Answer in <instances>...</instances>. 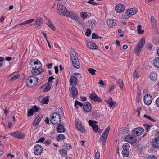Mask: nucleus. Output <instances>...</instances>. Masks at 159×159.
Segmentation results:
<instances>
[{
	"label": "nucleus",
	"mask_w": 159,
	"mask_h": 159,
	"mask_svg": "<svg viewBox=\"0 0 159 159\" xmlns=\"http://www.w3.org/2000/svg\"><path fill=\"white\" fill-rule=\"evenodd\" d=\"M50 121L53 125H57L61 124V117L57 112H54L50 114Z\"/></svg>",
	"instance_id": "nucleus-1"
},
{
	"label": "nucleus",
	"mask_w": 159,
	"mask_h": 159,
	"mask_svg": "<svg viewBox=\"0 0 159 159\" xmlns=\"http://www.w3.org/2000/svg\"><path fill=\"white\" fill-rule=\"evenodd\" d=\"M57 13L60 15H64L65 16H68V11L66 8L62 5L58 3L57 4Z\"/></svg>",
	"instance_id": "nucleus-2"
},
{
	"label": "nucleus",
	"mask_w": 159,
	"mask_h": 159,
	"mask_svg": "<svg viewBox=\"0 0 159 159\" xmlns=\"http://www.w3.org/2000/svg\"><path fill=\"white\" fill-rule=\"evenodd\" d=\"M145 44V39L144 38L141 39L140 41L138 43L136 46L134 51L135 52L137 56L139 55L142 50L141 48Z\"/></svg>",
	"instance_id": "nucleus-3"
},
{
	"label": "nucleus",
	"mask_w": 159,
	"mask_h": 159,
	"mask_svg": "<svg viewBox=\"0 0 159 159\" xmlns=\"http://www.w3.org/2000/svg\"><path fill=\"white\" fill-rule=\"evenodd\" d=\"M110 130V126H108L104 131L100 138V140L102 142L103 146L105 145L106 141L108 137Z\"/></svg>",
	"instance_id": "nucleus-4"
},
{
	"label": "nucleus",
	"mask_w": 159,
	"mask_h": 159,
	"mask_svg": "<svg viewBox=\"0 0 159 159\" xmlns=\"http://www.w3.org/2000/svg\"><path fill=\"white\" fill-rule=\"evenodd\" d=\"M137 10L136 8H132L130 10H128L124 16H122L123 19H126L130 17L131 15H133L137 12Z\"/></svg>",
	"instance_id": "nucleus-5"
},
{
	"label": "nucleus",
	"mask_w": 159,
	"mask_h": 159,
	"mask_svg": "<svg viewBox=\"0 0 159 159\" xmlns=\"http://www.w3.org/2000/svg\"><path fill=\"white\" fill-rule=\"evenodd\" d=\"M43 151V148L41 145L36 144L34 146V152L35 155H40L42 153Z\"/></svg>",
	"instance_id": "nucleus-6"
},
{
	"label": "nucleus",
	"mask_w": 159,
	"mask_h": 159,
	"mask_svg": "<svg viewBox=\"0 0 159 159\" xmlns=\"http://www.w3.org/2000/svg\"><path fill=\"white\" fill-rule=\"evenodd\" d=\"M89 98L91 100L95 102L101 103L103 102L102 100L94 92H93L90 95Z\"/></svg>",
	"instance_id": "nucleus-7"
},
{
	"label": "nucleus",
	"mask_w": 159,
	"mask_h": 159,
	"mask_svg": "<svg viewBox=\"0 0 159 159\" xmlns=\"http://www.w3.org/2000/svg\"><path fill=\"white\" fill-rule=\"evenodd\" d=\"M36 65H38V67H41L42 65L40 61L37 59H32L30 60V65L31 67L34 68V66Z\"/></svg>",
	"instance_id": "nucleus-8"
},
{
	"label": "nucleus",
	"mask_w": 159,
	"mask_h": 159,
	"mask_svg": "<svg viewBox=\"0 0 159 159\" xmlns=\"http://www.w3.org/2000/svg\"><path fill=\"white\" fill-rule=\"evenodd\" d=\"M144 129L141 127H137L135 128L132 132V134L134 136H139L144 132Z\"/></svg>",
	"instance_id": "nucleus-9"
},
{
	"label": "nucleus",
	"mask_w": 159,
	"mask_h": 159,
	"mask_svg": "<svg viewBox=\"0 0 159 159\" xmlns=\"http://www.w3.org/2000/svg\"><path fill=\"white\" fill-rule=\"evenodd\" d=\"M39 109V108L35 105L32 106L31 109L28 110L27 116L29 117L32 116L34 113L38 112Z\"/></svg>",
	"instance_id": "nucleus-10"
},
{
	"label": "nucleus",
	"mask_w": 159,
	"mask_h": 159,
	"mask_svg": "<svg viewBox=\"0 0 159 159\" xmlns=\"http://www.w3.org/2000/svg\"><path fill=\"white\" fill-rule=\"evenodd\" d=\"M152 100V96L148 94L145 95L144 98V102L147 105H149L151 104Z\"/></svg>",
	"instance_id": "nucleus-11"
},
{
	"label": "nucleus",
	"mask_w": 159,
	"mask_h": 159,
	"mask_svg": "<svg viewBox=\"0 0 159 159\" xmlns=\"http://www.w3.org/2000/svg\"><path fill=\"white\" fill-rule=\"evenodd\" d=\"M35 80V76H30L26 80L27 86L30 87H32L34 86L33 82V80Z\"/></svg>",
	"instance_id": "nucleus-12"
},
{
	"label": "nucleus",
	"mask_w": 159,
	"mask_h": 159,
	"mask_svg": "<svg viewBox=\"0 0 159 159\" xmlns=\"http://www.w3.org/2000/svg\"><path fill=\"white\" fill-rule=\"evenodd\" d=\"M125 10L124 5L121 3L117 4L115 7V10L117 13H121Z\"/></svg>",
	"instance_id": "nucleus-13"
},
{
	"label": "nucleus",
	"mask_w": 159,
	"mask_h": 159,
	"mask_svg": "<svg viewBox=\"0 0 159 159\" xmlns=\"http://www.w3.org/2000/svg\"><path fill=\"white\" fill-rule=\"evenodd\" d=\"M125 141L130 143H133L136 141V139L133 136L128 135L125 138Z\"/></svg>",
	"instance_id": "nucleus-14"
},
{
	"label": "nucleus",
	"mask_w": 159,
	"mask_h": 159,
	"mask_svg": "<svg viewBox=\"0 0 159 159\" xmlns=\"http://www.w3.org/2000/svg\"><path fill=\"white\" fill-rule=\"evenodd\" d=\"M83 108L84 110L87 112H90L92 110V107L90 103L87 102L84 103Z\"/></svg>",
	"instance_id": "nucleus-15"
},
{
	"label": "nucleus",
	"mask_w": 159,
	"mask_h": 159,
	"mask_svg": "<svg viewBox=\"0 0 159 159\" xmlns=\"http://www.w3.org/2000/svg\"><path fill=\"white\" fill-rule=\"evenodd\" d=\"M40 67L36 66L34 67V68H32V69L31 71L32 74L34 75H38L41 74L43 71L40 70Z\"/></svg>",
	"instance_id": "nucleus-16"
},
{
	"label": "nucleus",
	"mask_w": 159,
	"mask_h": 159,
	"mask_svg": "<svg viewBox=\"0 0 159 159\" xmlns=\"http://www.w3.org/2000/svg\"><path fill=\"white\" fill-rule=\"evenodd\" d=\"M70 92L72 95V97L73 98H75L77 97L78 93L77 89L75 87H72L70 88Z\"/></svg>",
	"instance_id": "nucleus-17"
},
{
	"label": "nucleus",
	"mask_w": 159,
	"mask_h": 159,
	"mask_svg": "<svg viewBox=\"0 0 159 159\" xmlns=\"http://www.w3.org/2000/svg\"><path fill=\"white\" fill-rule=\"evenodd\" d=\"M86 43L87 47L90 49H97L98 48L97 46L93 42L86 41Z\"/></svg>",
	"instance_id": "nucleus-18"
},
{
	"label": "nucleus",
	"mask_w": 159,
	"mask_h": 159,
	"mask_svg": "<svg viewBox=\"0 0 159 159\" xmlns=\"http://www.w3.org/2000/svg\"><path fill=\"white\" fill-rule=\"evenodd\" d=\"M77 84V79L75 76H72L71 77L70 81V86L75 87Z\"/></svg>",
	"instance_id": "nucleus-19"
},
{
	"label": "nucleus",
	"mask_w": 159,
	"mask_h": 159,
	"mask_svg": "<svg viewBox=\"0 0 159 159\" xmlns=\"http://www.w3.org/2000/svg\"><path fill=\"white\" fill-rule=\"evenodd\" d=\"M43 116V114H41L35 118L33 123V126H35L39 123L41 119L42 118Z\"/></svg>",
	"instance_id": "nucleus-20"
},
{
	"label": "nucleus",
	"mask_w": 159,
	"mask_h": 159,
	"mask_svg": "<svg viewBox=\"0 0 159 159\" xmlns=\"http://www.w3.org/2000/svg\"><path fill=\"white\" fill-rule=\"evenodd\" d=\"M51 85L46 83L44 85L40 87V89H44L43 91L44 92H47L49 91L51 89Z\"/></svg>",
	"instance_id": "nucleus-21"
},
{
	"label": "nucleus",
	"mask_w": 159,
	"mask_h": 159,
	"mask_svg": "<svg viewBox=\"0 0 159 159\" xmlns=\"http://www.w3.org/2000/svg\"><path fill=\"white\" fill-rule=\"evenodd\" d=\"M34 21V19H33L28 20H27L24 22L21 23L20 24L16 25L14 26L13 27V28H16L17 27H18L19 26H21L24 24H30V23L33 22Z\"/></svg>",
	"instance_id": "nucleus-22"
},
{
	"label": "nucleus",
	"mask_w": 159,
	"mask_h": 159,
	"mask_svg": "<svg viewBox=\"0 0 159 159\" xmlns=\"http://www.w3.org/2000/svg\"><path fill=\"white\" fill-rule=\"evenodd\" d=\"M75 125L77 128L81 132H84V127L82 124L80 123L79 121L75 122Z\"/></svg>",
	"instance_id": "nucleus-23"
},
{
	"label": "nucleus",
	"mask_w": 159,
	"mask_h": 159,
	"mask_svg": "<svg viewBox=\"0 0 159 159\" xmlns=\"http://www.w3.org/2000/svg\"><path fill=\"white\" fill-rule=\"evenodd\" d=\"M152 146L155 148L159 147V139L155 138L152 139Z\"/></svg>",
	"instance_id": "nucleus-24"
},
{
	"label": "nucleus",
	"mask_w": 159,
	"mask_h": 159,
	"mask_svg": "<svg viewBox=\"0 0 159 159\" xmlns=\"http://www.w3.org/2000/svg\"><path fill=\"white\" fill-rule=\"evenodd\" d=\"M149 77L152 81H155L157 80V74L156 72H152L150 74Z\"/></svg>",
	"instance_id": "nucleus-25"
},
{
	"label": "nucleus",
	"mask_w": 159,
	"mask_h": 159,
	"mask_svg": "<svg viewBox=\"0 0 159 159\" xmlns=\"http://www.w3.org/2000/svg\"><path fill=\"white\" fill-rule=\"evenodd\" d=\"M151 21L152 28L154 30L156 29L157 28V24L156 21L154 19V16H152L151 17Z\"/></svg>",
	"instance_id": "nucleus-26"
},
{
	"label": "nucleus",
	"mask_w": 159,
	"mask_h": 159,
	"mask_svg": "<svg viewBox=\"0 0 159 159\" xmlns=\"http://www.w3.org/2000/svg\"><path fill=\"white\" fill-rule=\"evenodd\" d=\"M74 66L76 69H79L80 67L79 61L78 59H74L72 61Z\"/></svg>",
	"instance_id": "nucleus-27"
},
{
	"label": "nucleus",
	"mask_w": 159,
	"mask_h": 159,
	"mask_svg": "<svg viewBox=\"0 0 159 159\" xmlns=\"http://www.w3.org/2000/svg\"><path fill=\"white\" fill-rule=\"evenodd\" d=\"M116 20L114 19H109L107 21V25L109 27H112L116 25Z\"/></svg>",
	"instance_id": "nucleus-28"
},
{
	"label": "nucleus",
	"mask_w": 159,
	"mask_h": 159,
	"mask_svg": "<svg viewBox=\"0 0 159 159\" xmlns=\"http://www.w3.org/2000/svg\"><path fill=\"white\" fill-rule=\"evenodd\" d=\"M56 128V130L58 133H62L65 131V128L64 127L61 125H58Z\"/></svg>",
	"instance_id": "nucleus-29"
},
{
	"label": "nucleus",
	"mask_w": 159,
	"mask_h": 159,
	"mask_svg": "<svg viewBox=\"0 0 159 159\" xmlns=\"http://www.w3.org/2000/svg\"><path fill=\"white\" fill-rule=\"evenodd\" d=\"M65 138V136L63 134H58L56 137V140L58 141H61Z\"/></svg>",
	"instance_id": "nucleus-30"
},
{
	"label": "nucleus",
	"mask_w": 159,
	"mask_h": 159,
	"mask_svg": "<svg viewBox=\"0 0 159 159\" xmlns=\"http://www.w3.org/2000/svg\"><path fill=\"white\" fill-rule=\"evenodd\" d=\"M49 102V96H46L42 98L41 102L43 104H47Z\"/></svg>",
	"instance_id": "nucleus-31"
},
{
	"label": "nucleus",
	"mask_w": 159,
	"mask_h": 159,
	"mask_svg": "<svg viewBox=\"0 0 159 159\" xmlns=\"http://www.w3.org/2000/svg\"><path fill=\"white\" fill-rule=\"evenodd\" d=\"M154 66L157 68H159V57L156 58L153 61Z\"/></svg>",
	"instance_id": "nucleus-32"
},
{
	"label": "nucleus",
	"mask_w": 159,
	"mask_h": 159,
	"mask_svg": "<svg viewBox=\"0 0 159 159\" xmlns=\"http://www.w3.org/2000/svg\"><path fill=\"white\" fill-rule=\"evenodd\" d=\"M89 23L90 24V26L91 27L92 29L94 28L96 26V22L95 20H90L89 21Z\"/></svg>",
	"instance_id": "nucleus-33"
},
{
	"label": "nucleus",
	"mask_w": 159,
	"mask_h": 159,
	"mask_svg": "<svg viewBox=\"0 0 159 159\" xmlns=\"http://www.w3.org/2000/svg\"><path fill=\"white\" fill-rule=\"evenodd\" d=\"M43 22V20L42 18H37L36 20L35 24L38 26H40L42 24Z\"/></svg>",
	"instance_id": "nucleus-34"
},
{
	"label": "nucleus",
	"mask_w": 159,
	"mask_h": 159,
	"mask_svg": "<svg viewBox=\"0 0 159 159\" xmlns=\"http://www.w3.org/2000/svg\"><path fill=\"white\" fill-rule=\"evenodd\" d=\"M70 55L71 60L72 61L74 60V57L77 55L76 53L75 50H72L70 52Z\"/></svg>",
	"instance_id": "nucleus-35"
},
{
	"label": "nucleus",
	"mask_w": 159,
	"mask_h": 159,
	"mask_svg": "<svg viewBox=\"0 0 159 159\" xmlns=\"http://www.w3.org/2000/svg\"><path fill=\"white\" fill-rule=\"evenodd\" d=\"M129 150H122V155L124 157H127L129 155Z\"/></svg>",
	"instance_id": "nucleus-36"
},
{
	"label": "nucleus",
	"mask_w": 159,
	"mask_h": 159,
	"mask_svg": "<svg viewBox=\"0 0 159 159\" xmlns=\"http://www.w3.org/2000/svg\"><path fill=\"white\" fill-rule=\"evenodd\" d=\"M122 147L123 150H129L130 148V145L128 143H125L123 144Z\"/></svg>",
	"instance_id": "nucleus-37"
},
{
	"label": "nucleus",
	"mask_w": 159,
	"mask_h": 159,
	"mask_svg": "<svg viewBox=\"0 0 159 159\" xmlns=\"http://www.w3.org/2000/svg\"><path fill=\"white\" fill-rule=\"evenodd\" d=\"M78 105L80 107H82L83 106V104L82 103H81L80 102L76 100L75 101V107L77 109L79 107V106H78Z\"/></svg>",
	"instance_id": "nucleus-38"
},
{
	"label": "nucleus",
	"mask_w": 159,
	"mask_h": 159,
	"mask_svg": "<svg viewBox=\"0 0 159 159\" xmlns=\"http://www.w3.org/2000/svg\"><path fill=\"white\" fill-rule=\"evenodd\" d=\"M142 27L140 25H138L137 26V32L139 34H143L144 32L143 30H141Z\"/></svg>",
	"instance_id": "nucleus-39"
},
{
	"label": "nucleus",
	"mask_w": 159,
	"mask_h": 159,
	"mask_svg": "<svg viewBox=\"0 0 159 159\" xmlns=\"http://www.w3.org/2000/svg\"><path fill=\"white\" fill-rule=\"evenodd\" d=\"M25 135L24 132H19L17 138L19 139H22L25 138Z\"/></svg>",
	"instance_id": "nucleus-40"
},
{
	"label": "nucleus",
	"mask_w": 159,
	"mask_h": 159,
	"mask_svg": "<svg viewBox=\"0 0 159 159\" xmlns=\"http://www.w3.org/2000/svg\"><path fill=\"white\" fill-rule=\"evenodd\" d=\"M129 129L127 127H125L122 129V134L124 135L128 133Z\"/></svg>",
	"instance_id": "nucleus-41"
},
{
	"label": "nucleus",
	"mask_w": 159,
	"mask_h": 159,
	"mask_svg": "<svg viewBox=\"0 0 159 159\" xmlns=\"http://www.w3.org/2000/svg\"><path fill=\"white\" fill-rule=\"evenodd\" d=\"M59 153L61 156H66L67 155L66 151L64 149H61L60 150Z\"/></svg>",
	"instance_id": "nucleus-42"
},
{
	"label": "nucleus",
	"mask_w": 159,
	"mask_h": 159,
	"mask_svg": "<svg viewBox=\"0 0 159 159\" xmlns=\"http://www.w3.org/2000/svg\"><path fill=\"white\" fill-rule=\"evenodd\" d=\"M117 84L120 88L122 89L123 85V83L122 80L121 79H119L117 82Z\"/></svg>",
	"instance_id": "nucleus-43"
},
{
	"label": "nucleus",
	"mask_w": 159,
	"mask_h": 159,
	"mask_svg": "<svg viewBox=\"0 0 159 159\" xmlns=\"http://www.w3.org/2000/svg\"><path fill=\"white\" fill-rule=\"evenodd\" d=\"M88 123L89 125L93 127V126H94L96 125L97 122L96 121L90 120L88 121Z\"/></svg>",
	"instance_id": "nucleus-44"
},
{
	"label": "nucleus",
	"mask_w": 159,
	"mask_h": 159,
	"mask_svg": "<svg viewBox=\"0 0 159 159\" xmlns=\"http://www.w3.org/2000/svg\"><path fill=\"white\" fill-rule=\"evenodd\" d=\"M87 70L92 75H94L95 74V72L96 71V70L91 68H88Z\"/></svg>",
	"instance_id": "nucleus-45"
},
{
	"label": "nucleus",
	"mask_w": 159,
	"mask_h": 159,
	"mask_svg": "<svg viewBox=\"0 0 159 159\" xmlns=\"http://www.w3.org/2000/svg\"><path fill=\"white\" fill-rule=\"evenodd\" d=\"M19 131H17L16 132H11L10 133V134L13 137L15 138H17V137H18V134H19Z\"/></svg>",
	"instance_id": "nucleus-46"
},
{
	"label": "nucleus",
	"mask_w": 159,
	"mask_h": 159,
	"mask_svg": "<svg viewBox=\"0 0 159 159\" xmlns=\"http://www.w3.org/2000/svg\"><path fill=\"white\" fill-rule=\"evenodd\" d=\"M67 13H68V16H66L67 17H70L72 19H73L76 16V15L75 14H73L71 12L70 13L69 11L67 12Z\"/></svg>",
	"instance_id": "nucleus-47"
},
{
	"label": "nucleus",
	"mask_w": 159,
	"mask_h": 159,
	"mask_svg": "<svg viewBox=\"0 0 159 159\" xmlns=\"http://www.w3.org/2000/svg\"><path fill=\"white\" fill-rule=\"evenodd\" d=\"M91 31L90 29L87 28L85 33L86 36L87 37L89 36L91 34Z\"/></svg>",
	"instance_id": "nucleus-48"
},
{
	"label": "nucleus",
	"mask_w": 159,
	"mask_h": 159,
	"mask_svg": "<svg viewBox=\"0 0 159 159\" xmlns=\"http://www.w3.org/2000/svg\"><path fill=\"white\" fill-rule=\"evenodd\" d=\"M54 79V78L52 76L49 77L48 79V81L47 83L52 85V81Z\"/></svg>",
	"instance_id": "nucleus-49"
},
{
	"label": "nucleus",
	"mask_w": 159,
	"mask_h": 159,
	"mask_svg": "<svg viewBox=\"0 0 159 159\" xmlns=\"http://www.w3.org/2000/svg\"><path fill=\"white\" fill-rule=\"evenodd\" d=\"M20 77V75H16L12 76V77L11 79V81H13L14 80Z\"/></svg>",
	"instance_id": "nucleus-50"
},
{
	"label": "nucleus",
	"mask_w": 159,
	"mask_h": 159,
	"mask_svg": "<svg viewBox=\"0 0 159 159\" xmlns=\"http://www.w3.org/2000/svg\"><path fill=\"white\" fill-rule=\"evenodd\" d=\"M80 14L81 15V17L83 19H85L87 17V14L86 12H82L80 13Z\"/></svg>",
	"instance_id": "nucleus-51"
},
{
	"label": "nucleus",
	"mask_w": 159,
	"mask_h": 159,
	"mask_svg": "<svg viewBox=\"0 0 159 159\" xmlns=\"http://www.w3.org/2000/svg\"><path fill=\"white\" fill-rule=\"evenodd\" d=\"M92 128L95 132L97 133L98 131V125H96L94 126H93Z\"/></svg>",
	"instance_id": "nucleus-52"
},
{
	"label": "nucleus",
	"mask_w": 159,
	"mask_h": 159,
	"mask_svg": "<svg viewBox=\"0 0 159 159\" xmlns=\"http://www.w3.org/2000/svg\"><path fill=\"white\" fill-rule=\"evenodd\" d=\"M152 126V125H151L147 124H145L144 125V127L147 131H149L150 127H151Z\"/></svg>",
	"instance_id": "nucleus-53"
},
{
	"label": "nucleus",
	"mask_w": 159,
	"mask_h": 159,
	"mask_svg": "<svg viewBox=\"0 0 159 159\" xmlns=\"http://www.w3.org/2000/svg\"><path fill=\"white\" fill-rule=\"evenodd\" d=\"M92 38L93 39H98V36L96 33H93L92 35Z\"/></svg>",
	"instance_id": "nucleus-54"
},
{
	"label": "nucleus",
	"mask_w": 159,
	"mask_h": 159,
	"mask_svg": "<svg viewBox=\"0 0 159 159\" xmlns=\"http://www.w3.org/2000/svg\"><path fill=\"white\" fill-rule=\"evenodd\" d=\"M45 140V138L44 137H41L40 138L39 140L37 141L36 143H39V142H41V143H43L44 141Z\"/></svg>",
	"instance_id": "nucleus-55"
},
{
	"label": "nucleus",
	"mask_w": 159,
	"mask_h": 159,
	"mask_svg": "<svg viewBox=\"0 0 159 159\" xmlns=\"http://www.w3.org/2000/svg\"><path fill=\"white\" fill-rule=\"evenodd\" d=\"M116 102L114 101H112H112H111V102L110 103H109V107L110 108H111L113 107V106L114 105H116Z\"/></svg>",
	"instance_id": "nucleus-56"
},
{
	"label": "nucleus",
	"mask_w": 159,
	"mask_h": 159,
	"mask_svg": "<svg viewBox=\"0 0 159 159\" xmlns=\"http://www.w3.org/2000/svg\"><path fill=\"white\" fill-rule=\"evenodd\" d=\"M76 22L80 23V20H81L77 16L75 17L73 19Z\"/></svg>",
	"instance_id": "nucleus-57"
},
{
	"label": "nucleus",
	"mask_w": 159,
	"mask_h": 159,
	"mask_svg": "<svg viewBox=\"0 0 159 159\" xmlns=\"http://www.w3.org/2000/svg\"><path fill=\"white\" fill-rule=\"evenodd\" d=\"M137 91L138 93L137 94V96H140L141 95V90L140 89V87L139 86H137Z\"/></svg>",
	"instance_id": "nucleus-58"
},
{
	"label": "nucleus",
	"mask_w": 159,
	"mask_h": 159,
	"mask_svg": "<svg viewBox=\"0 0 159 159\" xmlns=\"http://www.w3.org/2000/svg\"><path fill=\"white\" fill-rule=\"evenodd\" d=\"M146 48L148 50H151L152 48V45L150 43H148L146 45Z\"/></svg>",
	"instance_id": "nucleus-59"
},
{
	"label": "nucleus",
	"mask_w": 159,
	"mask_h": 159,
	"mask_svg": "<svg viewBox=\"0 0 159 159\" xmlns=\"http://www.w3.org/2000/svg\"><path fill=\"white\" fill-rule=\"evenodd\" d=\"M100 154L99 152L97 151L95 153V158L99 159Z\"/></svg>",
	"instance_id": "nucleus-60"
},
{
	"label": "nucleus",
	"mask_w": 159,
	"mask_h": 159,
	"mask_svg": "<svg viewBox=\"0 0 159 159\" xmlns=\"http://www.w3.org/2000/svg\"><path fill=\"white\" fill-rule=\"evenodd\" d=\"M148 159H157V158L154 155H151L148 156Z\"/></svg>",
	"instance_id": "nucleus-61"
},
{
	"label": "nucleus",
	"mask_w": 159,
	"mask_h": 159,
	"mask_svg": "<svg viewBox=\"0 0 159 159\" xmlns=\"http://www.w3.org/2000/svg\"><path fill=\"white\" fill-rule=\"evenodd\" d=\"M87 2L93 5H96L98 4L95 2H93V1H89Z\"/></svg>",
	"instance_id": "nucleus-62"
},
{
	"label": "nucleus",
	"mask_w": 159,
	"mask_h": 159,
	"mask_svg": "<svg viewBox=\"0 0 159 159\" xmlns=\"http://www.w3.org/2000/svg\"><path fill=\"white\" fill-rule=\"evenodd\" d=\"M112 98L111 97L109 98L107 100H105V102L107 104H109V103L111 102V101H112Z\"/></svg>",
	"instance_id": "nucleus-63"
},
{
	"label": "nucleus",
	"mask_w": 159,
	"mask_h": 159,
	"mask_svg": "<svg viewBox=\"0 0 159 159\" xmlns=\"http://www.w3.org/2000/svg\"><path fill=\"white\" fill-rule=\"evenodd\" d=\"M98 83L101 85L104 86L105 85V84L104 81L102 80H100L98 82Z\"/></svg>",
	"instance_id": "nucleus-64"
}]
</instances>
